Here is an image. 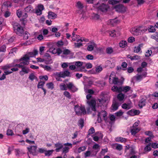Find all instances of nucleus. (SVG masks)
I'll return each instance as SVG.
<instances>
[{"mask_svg":"<svg viewBox=\"0 0 158 158\" xmlns=\"http://www.w3.org/2000/svg\"><path fill=\"white\" fill-rule=\"evenodd\" d=\"M29 57L27 55H25L19 60H17L16 62L20 63L15 64L16 67L21 68L22 69L19 72V74L21 76H23L25 74H27L29 72V69L28 67L24 66L29 64Z\"/></svg>","mask_w":158,"mask_h":158,"instance_id":"nucleus-1","label":"nucleus"},{"mask_svg":"<svg viewBox=\"0 0 158 158\" xmlns=\"http://www.w3.org/2000/svg\"><path fill=\"white\" fill-rule=\"evenodd\" d=\"M87 103L91 109V110L95 112L96 113V111L95 106L96 102L95 100H91L90 101H88ZM98 118L97 121L98 123H100L102 121V119L103 118L105 122L107 123V113L105 110H102L100 112L98 111Z\"/></svg>","mask_w":158,"mask_h":158,"instance_id":"nucleus-2","label":"nucleus"},{"mask_svg":"<svg viewBox=\"0 0 158 158\" xmlns=\"http://www.w3.org/2000/svg\"><path fill=\"white\" fill-rule=\"evenodd\" d=\"M59 87L60 90L62 91H66L68 89L71 92H74L77 90V88L72 82H69L66 84L62 83L60 84Z\"/></svg>","mask_w":158,"mask_h":158,"instance_id":"nucleus-3","label":"nucleus"},{"mask_svg":"<svg viewBox=\"0 0 158 158\" xmlns=\"http://www.w3.org/2000/svg\"><path fill=\"white\" fill-rule=\"evenodd\" d=\"M146 31V29L142 26L134 27L130 30V32L132 34L136 36L140 35Z\"/></svg>","mask_w":158,"mask_h":158,"instance_id":"nucleus-4","label":"nucleus"},{"mask_svg":"<svg viewBox=\"0 0 158 158\" xmlns=\"http://www.w3.org/2000/svg\"><path fill=\"white\" fill-rule=\"evenodd\" d=\"M13 28L15 32L19 35L22 36L24 34V31L23 27L18 23H16L14 24Z\"/></svg>","mask_w":158,"mask_h":158,"instance_id":"nucleus-5","label":"nucleus"},{"mask_svg":"<svg viewBox=\"0 0 158 158\" xmlns=\"http://www.w3.org/2000/svg\"><path fill=\"white\" fill-rule=\"evenodd\" d=\"M74 109L76 114L78 115L85 114L86 113L85 108L83 106L80 107L78 105H77L75 106Z\"/></svg>","mask_w":158,"mask_h":158,"instance_id":"nucleus-6","label":"nucleus"},{"mask_svg":"<svg viewBox=\"0 0 158 158\" xmlns=\"http://www.w3.org/2000/svg\"><path fill=\"white\" fill-rule=\"evenodd\" d=\"M15 64H14L13 63L7 64L2 68V69L4 70V73L6 75H9L12 73V71H10V69L12 67H16Z\"/></svg>","mask_w":158,"mask_h":158,"instance_id":"nucleus-7","label":"nucleus"},{"mask_svg":"<svg viewBox=\"0 0 158 158\" xmlns=\"http://www.w3.org/2000/svg\"><path fill=\"white\" fill-rule=\"evenodd\" d=\"M109 82L111 84H117L119 82L118 78L115 77V73L112 72L111 73L109 77Z\"/></svg>","mask_w":158,"mask_h":158,"instance_id":"nucleus-8","label":"nucleus"},{"mask_svg":"<svg viewBox=\"0 0 158 158\" xmlns=\"http://www.w3.org/2000/svg\"><path fill=\"white\" fill-rule=\"evenodd\" d=\"M139 124L138 122H135L132 127L131 128V132L132 135H135L136 133L140 131V128L138 127Z\"/></svg>","mask_w":158,"mask_h":158,"instance_id":"nucleus-9","label":"nucleus"},{"mask_svg":"<svg viewBox=\"0 0 158 158\" xmlns=\"http://www.w3.org/2000/svg\"><path fill=\"white\" fill-rule=\"evenodd\" d=\"M114 8L116 11L118 12H124L126 11V7L122 4L116 5Z\"/></svg>","mask_w":158,"mask_h":158,"instance_id":"nucleus-10","label":"nucleus"},{"mask_svg":"<svg viewBox=\"0 0 158 158\" xmlns=\"http://www.w3.org/2000/svg\"><path fill=\"white\" fill-rule=\"evenodd\" d=\"M64 146L65 147L63 148L62 153L66 154L69 152L70 148H71L72 147V144L71 143H67L64 144Z\"/></svg>","mask_w":158,"mask_h":158,"instance_id":"nucleus-11","label":"nucleus"},{"mask_svg":"<svg viewBox=\"0 0 158 158\" xmlns=\"http://www.w3.org/2000/svg\"><path fill=\"white\" fill-rule=\"evenodd\" d=\"M70 74V72L68 70L64 71L56 72L57 76H60L61 77L64 78L66 77H69Z\"/></svg>","mask_w":158,"mask_h":158,"instance_id":"nucleus-12","label":"nucleus"},{"mask_svg":"<svg viewBox=\"0 0 158 158\" xmlns=\"http://www.w3.org/2000/svg\"><path fill=\"white\" fill-rule=\"evenodd\" d=\"M76 6L78 9L77 10V12L79 14H81L83 11L82 9L84 7L83 3L80 1H78L77 2Z\"/></svg>","mask_w":158,"mask_h":158,"instance_id":"nucleus-13","label":"nucleus"},{"mask_svg":"<svg viewBox=\"0 0 158 158\" xmlns=\"http://www.w3.org/2000/svg\"><path fill=\"white\" fill-rule=\"evenodd\" d=\"M155 27L158 28V22H156L154 26H149L148 27V30L150 32H153L156 31Z\"/></svg>","mask_w":158,"mask_h":158,"instance_id":"nucleus-14","label":"nucleus"},{"mask_svg":"<svg viewBox=\"0 0 158 158\" xmlns=\"http://www.w3.org/2000/svg\"><path fill=\"white\" fill-rule=\"evenodd\" d=\"M72 40L74 41H76L77 42L81 41V42L84 41L85 42H88L89 41V40L85 38H81V39H78L76 37V35L72 36Z\"/></svg>","mask_w":158,"mask_h":158,"instance_id":"nucleus-15","label":"nucleus"},{"mask_svg":"<svg viewBox=\"0 0 158 158\" xmlns=\"http://www.w3.org/2000/svg\"><path fill=\"white\" fill-rule=\"evenodd\" d=\"M45 83V82L44 81H40L39 82L38 84L37 85V88H41L43 90V91L44 92V95H45L46 93V89L43 87Z\"/></svg>","mask_w":158,"mask_h":158,"instance_id":"nucleus-16","label":"nucleus"},{"mask_svg":"<svg viewBox=\"0 0 158 158\" xmlns=\"http://www.w3.org/2000/svg\"><path fill=\"white\" fill-rule=\"evenodd\" d=\"M37 148V147L36 146H31L28 148L27 149L29 152L32 153L33 155H35L36 153Z\"/></svg>","mask_w":158,"mask_h":158,"instance_id":"nucleus-17","label":"nucleus"},{"mask_svg":"<svg viewBox=\"0 0 158 158\" xmlns=\"http://www.w3.org/2000/svg\"><path fill=\"white\" fill-rule=\"evenodd\" d=\"M108 6L106 4L102 3L101 5L98 7V9L102 12H105L107 11Z\"/></svg>","mask_w":158,"mask_h":158,"instance_id":"nucleus-18","label":"nucleus"},{"mask_svg":"<svg viewBox=\"0 0 158 158\" xmlns=\"http://www.w3.org/2000/svg\"><path fill=\"white\" fill-rule=\"evenodd\" d=\"M55 147L56 148L55 149L56 152H58L60 150L63 148V145L62 143H58L55 144Z\"/></svg>","mask_w":158,"mask_h":158,"instance_id":"nucleus-19","label":"nucleus"},{"mask_svg":"<svg viewBox=\"0 0 158 158\" xmlns=\"http://www.w3.org/2000/svg\"><path fill=\"white\" fill-rule=\"evenodd\" d=\"M111 90L114 92L120 93L121 92V87H118L114 85L112 87Z\"/></svg>","mask_w":158,"mask_h":158,"instance_id":"nucleus-20","label":"nucleus"},{"mask_svg":"<svg viewBox=\"0 0 158 158\" xmlns=\"http://www.w3.org/2000/svg\"><path fill=\"white\" fill-rule=\"evenodd\" d=\"M127 58H130L131 60H137L140 59L139 56L135 55L133 56H131L130 55H128L127 56Z\"/></svg>","mask_w":158,"mask_h":158,"instance_id":"nucleus-21","label":"nucleus"},{"mask_svg":"<svg viewBox=\"0 0 158 158\" xmlns=\"http://www.w3.org/2000/svg\"><path fill=\"white\" fill-rule=\"evenodd\" d=\"M48 18L51 19H54L56 18V15L52 11H50L48 13Z\"/></svg>","mask_w":158,"mask_h":158,"instance_id":"nucleus-22","label":"nucleus"},{"mask_svg":"<svg viewBox=\"0 0 158 158\" xmlns=\"http://www.w3.org/2000/svg\"><path fill=\"white\" fill-rule=\"evenodd\" d=\"M116 141L118 142L124 143L127 141V139L122 137H117L115 138Z\"/></svg>","mask_w":158,"mask_h":158,"instance_id":"nucleus-23","label":"nucleus"},{"mask_svg":"<svg viewBox=\"0 0 158 158\" xmlns=\"http://www.w3.org/2000/svg\"><path fill=\"white\" fill-rule=\"evenodd\" d=\"M143 46V44H140L138 46L135 47L134 49V52L135 53H138L141 51V48Z\"/></svg>","mask_w":158,"mask_h":158,"instance_id":"nucleus-24","label":"nucleus"},{"mask_svg":"<svg viewBox=\"0 0 158 158\" xmlns=\"http://www.w3.org/2000/svg\"><path fill=\"white\" fill-rule=\"evenodd\" d=\"M37 61L38 62H42L44 61L45 62V63L46 64H50L52 63V60L51 59H50V60H49L48 61H47V60H45L43 58H41L40 57H38L37 58Z\"/></svg>","mask_w":158,"mask_h":158,"instance_id":"nucleus-25","label":"nucleus"},{"mask_svg":"<svg viewBox=\"0 0 158 158\" xmlns=\"http://www.w3.org/2000/svg\"><path fill=\"white\" fill-rule=\"evenodd\" d=\"M131 105L130 103H124L122 105V108L124 109L129 110L131 108Z\"/></svg>","mask_w":158,"mask_h":158,"instance_id":"nucleus-26","label":"nucleus"},{"mask_svg":"<svg viewBox=\"0 0 158 158\" xmlns=\"http://www.w3.org/2000/svg\"><path fill=\"white\" fill-rule=\"evenodd\" d=\"M121 92H123L124 93H126L129 91L131 89L130 87L127 86L121 87Z\"/></svg>","mask_w":158,"mask_h":158,"instance_id":"nucleus-27","label":"nucleus"},{"mask_svg":"<svg viewBox=\"0 0 158 158\" xmlns=\"http://www.w3.org/2000/svg\"><path fill=\"white\" fill-rule=\"evenodd\" d=\"M125 95L122 93L118 94L117 95V98L120 101H123L124 99Z\"/></svg>","mask_w":158,"mask_h":158,"instance_id":"nucleus-28","label":"nucleus"},{"mask_svg":"<svg viewBox=\"0 0 158 158\" xmlns=\"http://www.w3.org/2000/svg\"><path fill=\"white\" fill-rule=\"evenodd\" d=\"M119 106L118 103L117 102L113 103L112 105V110L113 111L117 110Z\"/></svg>","mask_w":158,"mask_h":158,"instance_id":"nucleus-29","label":"nucleus"},{"mask_svg":"<svg viewBox=\"0 0 158 158\" xmlns=\"http://www.w3.org/2000/svg\"><path fill=\"white\" fill-rule=\"evenodd\" d=\"M151 146V143H149L144 148V151L145 153L148 152L151 150L152 148Z\"/></svg>","mask_w":158,"mask_h":158,"instance_id":"nucleus-30","label":"nucleus"},{"mask_svg":"<svg viewBox=\"0 0 158 158\" xmlns=\"http://www.w3.org/2000/svg\"><path fill=\"white\" fill-rule=\"evenodd\" d=\"M127 42L125 40H122L119 43V46L122 48L125 47L127 45Z\"/></svg>","mask_w":158,"mask_h":158,"instance_id":"nucleus-31","label":"nucleus"},{"mask_svg":"<svg viewBox=\"0 0 158 158\" xmlns=\"http://www.w3.org/2000/svg\"><path fill=\"white\" fill-rule=\"evenodd\" d=\"M95 46V44L94 43L90 45H89L87 47V50L89 51H92L94 49Z\"/></svg>","mask_w":158,"mask_h":158,"instance_id":"nucleus-32","label":"nucleus"},{"mask_svg":"<svg viewBox=\"0 0 158 158\" xmlns=\"http://www.w3.org/2000/svg\"><path fill=\"white\" fill-rule=\"evenodd\" d=\"M46 86L48 89L52 90L54 88V85L53 83L51 82L46 84Z\"/></svg>","mask_w":158,"mask_h":158,"instance_id":"nucleus-33","label":"nucleus"},{"mask_svg":"<svg viewBox=\"0 0 158 158\" xmlns=\"http://www.w3.org/2000/svg\"><path fill=\"white\" fill-rule=\"evenodd\" d=\"M33 8L31 5H29L25 8V10L27 12H31L32 11Z\"/></svg>","mask_w":158,"mask_h":158,"instance_id":"nucleus-34","label":"nucleus"},{"mask_svg":"<svg viewBox=\"0 0 158 158\" xmlns=\"http://www.w3.org/2000/svg\"><path fill=\"white\" fill-rule=\"evenodd\" d=\"M111 122H109L110 124H111V123H114L115 120V117L113 114L110 115L109 116Z\"/></svg>","mask_w":158,"mask_h":158,"instance_id":"nucleus-35","label":"nucleus"},{"mask_svg":"<svg viewBox=\"0 0 158 158\" xmlns=\"http://www.w3.org/2000/svg\"><path fill=\"white\" fill-rule=\"evenodd\" d=\"M93 148L97 150L96 152V154L100 149V146L98 144L96 143L93 146Z\"/></svg>","mask_w":158,"mask_h":158,"instance_id":"nucleus-36","label":"nucleus"},{"mask_svg":"<svg viewBox=\"0 0 158 158\" xmlns=\"http://www.w3.org/2000/svg\"><path fill=\"white\" fill-rule=\"evenodd\" d=\"M95 132V130L93 127L91 128L88 131V132L87 136H89L90 135L93 134Z\"/></svg>","mask_w":158,"mask_h":158,"instance_id":"nucleus-37","label":"nucleus"},{"mask_svg":"<svg viewBox=\"0 0 158 158\" xmlns=\"http://www.w3.org/2000/svg\"><path fill=\"white\" fill-rule=\"evenodd\" d=\"M116 31L114 30L110 31H109V33L110 35L113 37H115L116 36Z\"/></svg>","mask_w":158,"mask_h":158,"instance_id":"nucleus-38","label":"nucleus"},{"mask_svg":"<svg viewBox=\"0 0 158 158\" xmlns=\"http://www.w3.org/2000/svg\"><path fill=\"white\" fill-rule=\"evenodd\" d=\"M145 105V101L143 99L141 100L139 103V106L140 108H142Z\"/></svg>","mask_w":158,"mask_h":158,"instance_id":"nucleus-39","label":"nucleus"},{"mask_svg":"<svg viewBox=\"0 0 158 158\" xmlns=\"http://www.w3.org/2000/svg\"><path fill=\"white\" fill-rule=\"evenodd\" d=\"M57 49H56L53 47L50 48L49 49L50 52L52 53L53 54H56L57 52Z\"/></svg>","mask_w":158,"mask_h":158,"instance_id":"nucleus-40","label":"nucleus"},{"mask_svg":"<svg viewBox=\"0 0 158 158\" xmlns=\"http://www.w3.org/2000/svg\"><path fill=\"white\" fill-rule=\"evenodd\" d=\"M38 54V51L36 50H35L34 51V53L32 52L29 53L28 54H26L29 57V58L30 57H32L34 55H35Z\"/></svg>","mask_w":158,"mask_h":158,"instance_id":"nucleus-41","label":"nucleus"},{"mask_svg":"<svg viewBox=\"0 0 158 158\" xmlns=\"http://www.w3.org/2000/svg\"><path fill=\"white\" fill-rule=\"evenodd\" d=\"M64 95L65 96L68 98L69 99H71V96L69 92L65 91L63 93Z\"/></svg>","mask_w":158,"mask_h":158,"instance_id":"nucleus-42","label":"nucleus"},{"mask_svg":"<svg viewBox=\"0 0 158 158\" xmlns=\"http://www.w3.org/2000/svg\"><path fill=\"white\" fill-rule=\"evenodd\" d=\"M11 6V4L9 2H4L2 6V8L3 7H8Z\"/></svg>","mask_w":158,"mask_h":158,"instance_id":"nucleus-43","label":"nucleus"},{"mask_svg":"<svg viewBox=\"0 0 158 158\" xmlns=\"http://www.w3.org/2000/svg\"><path fill=\"white\" fill-rule=\"evenodd\" d=\"M40 66L44 68V70L47 71H49L51 69V67L48 65H44L42 64H40Z\"/></svg>","mask_w":158,"mask_h":158,"instance_id":"nucleus-44","label":"nucleus"},{"mask_svg":"<svg viewBox=\"0 0 158 158\" xmlns=\"http://www.w3.org/2000/svg\"><path fill=\"white\" fill-rule=\"evenodd\" d=\"M53 150L45 151V155L46 156H49L52 153Z\"/></svg>","mask_w":158,"mask_h":158,"instance_id":"nucleus-45","label":"nucleus"},{"mask_svg":"<svg viewBox=\"0 0 158 158\" xmlns=\"http://www.w3.org/2000/svg\"><path fill=\"white\" fill-rule=\"evenodd\" d=\"M70 53L71 51L67 49H65L63 51V54L66 55L70 54Z\"/></svg>","mask_w":158,"mask_h":158,"instance_id":"nucleus-46","label":"nucleus"},{"mask_svg":"<svg viewBox=\"0 0 158 158\" xmlns=\"http://www.w3.org/2000/svg\"><path fill=\"white\" fill-rule=\"evenodd\" d=\"M115 149L118 151H121L123 149V146L120 144L116 143L115 144Z\"/></svg>","mask_w":158,"mask_h":158,"instance_id":"nucleus-47","label":"nucleus"},{"mask_svg":"<svg viewBox=\"0 0 158 158\" xmlns=\"http://www.w3.org/2000/svg\"><path fill=\"white\" fill-rule=\"evenodd\" d=\"M134 79L136 81H140L143 78V76L142 75H137L136 76L134 77Z\"/></svg>","mask_w":158,"mask_h":158,"instance_id":"nucleus-48","label":"nucleus"},{"mask_svg":"<svg viewBox=\"0 0 158 158\" xmlns=\"http://www.w3.org/2000/svg\"><path fill=\"white\" fill-rule=\"evenodd\" d=\"M78 125L81 127L82 128L84 126V120L83 119H80L78 121Z\"/></svg>","mask_w":158,"mask_h":158,"instance_id":"nucleus-49","label":"nucleus"},{"mask_svg":"<svg viewBox=\"0 0 158 158\" xmlns=\"http://www.w3.org/2000/svg\"><path fill=\"white\" fill-rule=\"evenodd\" d=\"M105 84V82L103 81H99L97 82V85L100 87H103Z\"/></svg>","mask_w":158,"mask_h":158,"instance_id":"nucleus-50","label":"nucleus"},{"mask_svg":"<svg viewBox=\"0 0 158 158\" xmlns=\"http://www.w3.org/2000/svg\"><path fill=\"white\" fill-rule=\"evenodd\" d=\"M113 52V50L111 47H108L106 49V52L108 54H110Z\"/></svg>","mask_w":158,"mask_h":158,"instance_id":"nucleus-51","label":"nucleus"},{"mask_svg":"<svg viewBox=\"0 0 158 158\" xmlns=\"http://www.w3.org/2000/svg\"><path fill=\"white\" fill-rule=\"evenodd\" d=\"M86 149L85 146H82L79 147L77 151L78 153H80L81 152L85 150Z\"/></svg>","mask_w":158,"mask_h":158,"instance_id":"nucleus-52","label":"nucleus"},{"mask_svg":"<svg viewBox=\"0 0 158 158\" xmlns=\"http://www.w3.org/2000/svg\"><path fill=\"white\" fill-rule=\"evenodd\" d=\"M91 155V152L90 151H87L84 153V157L86 158L89 157Z\"/></svg>","mask_w":158,"mask_h":158,"instance_id":"nucleus-53","label":"nucleus"},{"mask_svg":"<svg viewBox=\"0 0 158 158\" xmlns=\"http://www.w3.org/2000/svg\"><path fill=\"white\" fill-rule=\"evenodd\" d=\"M23 39L24 40L27 39L30 35L28 32L27 31H26L25 34L24 33V34H23Z\"/></svg>","mask_w":158,"mask_h":158,"instance_id":"nucleus-54","label":"nucleus"},{"mask_svg":"<svg viewBox=\"0 0 158 158\" xmlns=\"http://www.w3.org/2000/svg\"><path fill=\"white\" fill-rule=\"evenodd\" d=\"M6 46L4 45L1 46L0 48V51L1 52H5L6 51Z\"/></svg>","mask_w":158,"mask_h":158,"instance_id":"nucleus-55","label":"nucleus"},{"mask_svg":"<svg viewBox=\"0 0 158 158\" xmlns=\"http://www.w3.org/2000/svg\"><path fill=\"white\" fill-rule=\"evenodd\" d=\"M152 52L151 50H148L147 52H146L145 55L146 57H148L150 56L152 54Z\"/></svg>","mask_w":158,"mask_h":158,"instance_id":"nucleus-56","label":"nucleus"},{"mask_svg":"<svg viewBox=\"0 0 158 158\" xmlns=\"http://www.w3.org/2000/svg\"><path fill=\"white\" fill-rule=\"evenodd\" d=\"M83 65V62L80 61H77L75 63V65L76 66L79 67Z\"/></svg>","mask_w":158,"mask_h":158,"instance_id":"nucleus-57","label":"nucleus"},{"mask_svg":"<svg viewBox=\"0 0 158 158\" xmlns=\"http://www.w3.org/2000/svg\"><path fill=\"white\" fill-rule=\"evenodd\" d=\"M151 146L154 149L158 148V144L156 143H151Z\"/></svg>","mask_w":158,"mask_h":158,"instance_id":"nucleus-58","label":"nucleus"},{"mask_svg":"<svg viewBox=\"0 0 158 158\" xmlns=\"http://www.w3.org/2000/svg\"><path fill=\"white\" fill-rule=\"evenodd\" d=\"M35 76L34 75L33 73L29 75V79L32 81H33L35 79Z\"/></svg>","mask_w":158,"mask_h":158,"instance_id":"nucleus-59","label":"nucleus"},{"mask_svg":"<svg viewBox=\"0 0 158 158\" xmlns=\"http://www.w3.org/2000/svg\"><path fill=\"white\" fill-rule=\"evenodd\" d=\"M135 41V39L133 37H130L128 39V41L129 42L132 43Z\"/></svg>","mask_w":158,"mask_h":158,"instance_id":"nucleus-60","label":"nucleus"},{"mask_svg":"<svg viewBox=\"0 0 158 158\" xmlns=\"http://www.w3.org/2000/svg\"><path fill=\"white\" fill-rule=\"evenodd\" d=\"M110 22L111 23V25L113 26L118 23V21L117 19H115L110 20Z\"/></svg>","mask_w":158,"mask_h":158,"instance_id":"nucleus-61","label":"nucleus"},{"mask_svg":"<svg viewBox=\"0 0 158 158\" xmlns=\"http://www.w3.org/2000/svg\"><path fill=\"white\" fill-rule=\"evenodd\" d=\"M123 112L121 110H120L118 112L116 113L115 114V115L117 116H120L123 114Z\"/></svg>","mask_w":158,"mask_h":158,"instance_id":"nucleus-62","label":"nucleus"},{"mask_svg":"<svg viewBox=\"0 0 158 158\" xmlns=\"http://www.w3.org/2000/svg\"><path fill=\"white\" fill-rule=\"evenodd\" d=\"M7 135H13V131L11 129H8L7 131Z\"/></svg>","mask_w":158,"mask_h":158,"instance_id":"nucleus-63","label":"nucleus"},{"mask_svg":"<svg viewBox=\"0 0 158 158\" xmlns=\"http://www.w3.org/2000/svg\"><path fill=\"white\" fill-rule=\"evenodd\" d=\"M40 79L41 80L44 79L45 81L48 80V77L47 75L41 76L40 77Z\"/></svg>","mask_w":158,"mask_h":158,"instance_id":"nucleus-64","label":"nucleus"}]
</instances>
